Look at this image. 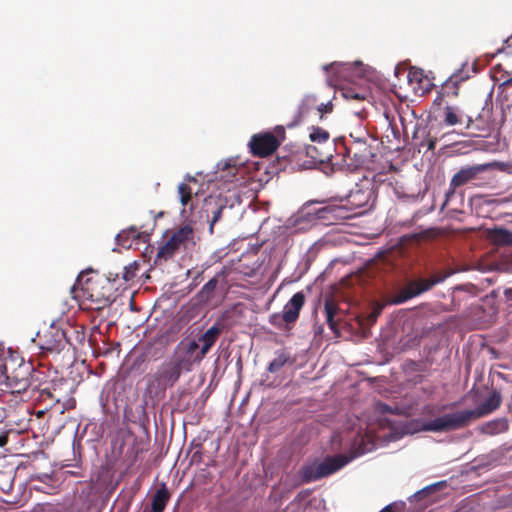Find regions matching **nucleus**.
I'll return each mask as SVG.
<instances>
[{"mask_svg": "<svg viewBox=\"0 0 512 512\" xmlns=\"http://www.w3.org/2000/svg\"><path fill=\"white\" fill-rule=\"evenodd\" d=\"M38 338L43 341L40 342V348L47 351H56L61 348L65 340V333L63 330L55 327H50L44 332L43 336L38 333Z\"/></svg>", "mask_w": 512, "mask_h": 512, "instance_id": "dca6fc26", "label": "nucleus"}, {"mask_svg": "<svg viewBox=\"0 0 512 512\" xmlns=\"http://www.w3.org/2000/svg\"><path fill=\"white\" fill-rule=\"evenodd\" d=\"M508 296H509V298H510V299H512V289H510V290L508 291Z\"/></svg>", "mask_w": 512, "mask_h": 512, "instance_id": "603ef678", "label": "nucleus"}, {"mask_svg": "<svg viewBox=\"0 0 512 512\" xmlns=\"http://www.w3.org/2000/svg\"><path fill=\"white\" fill-rule=\"evenodd\" d=\"M182 370L189 371V364L176 358L175 360L164 362L153 377L158 386L166 389L167 387H172L178 381Z\"/></svg>", "mask_w": 512, "mask_h": 512, "instance_id": "9b49d317", "label": "nucleus"}, {"mask_svg": "<svg viewBox=\"0 0 512 512\" xmlns=\"http://www.w3.org/2000/svg\"><path fill=\"white\" fill-rule=\"evenodd\" d=\"M502 397L499 391L493 390L489 397L475 409H466L444 414L423 423L422 430L429 432H448L468 426L472 421L482 418L501 405Z\"/></svg>", "mask_w": 512, "mask_h": 512, "instance_id": "20e7f679", "label": "nucleus"}, {"mask_svg": "<svg viewBox=\"0 0 512 512\" xmlns=\"http://www.w3.org/2000/svg\"><path fill=\"white\" fill-rule=\"evenodd\" d=\"M350 137L352 138L351 141H359V140H365L364 138H354L353 135L351 134Z\"/></svg>", "mask_w": 512, "mask_h": 512, "instance_id": "3c124183", "label": "nucleus"}, {"mask_svg": "<svg viewBox=\"0 0 512 512\" xmlns=\"http://www.w3.org/2000/svg\"><path fill=\"white\" fill-rule=\"evenodd\" d=\"M130 231L133 233V237H135V238H137V237H138L137 235H135V234H136V232H137L136 228L132 227V228L130 229Z\"/></svg>", "mask_w": 512, "mask_h": 512, "instance_id": "8fccbe9b", "label": "nucleus"}, {"mask_svg": "<svg viewBox=\"0 0 512 512\" xmlns=\"http://www.w3.org/2000/svg\"><path fill=\"white\" fill-rule=\"evenodd\" d=\"M309 137L313 143H316L318 145L328 146V144H330L329 143V138H330L329 133L320 127H313L312 131L310 132Z\"/></svg>", "mask_w": 512, "mask_h": 512, "instance_id": "c756f323", "label": "nucleus"}, {"mask_svg": "<svg viewBox=\"0 0 512 512\" xmlns=\"http://www.w3.org/2000/svg\"><path fill=\"white\" fill-rule=\"evenodd\" d=\"M191 446L195 449L191 456V462L192 463H200L203 458V446L201 443L195 444L194 442L191 443Z\"/></svg>", "mask_w": 512, "mask_h": 512, "instance_id": "c9c22d12", "label": "nucleus"}, {"mask_svg": "<svg viewBox=\"0 0 512 512\" xmlns=\"http://www.w3.org/2000/svg\"><path fill=\"white\" fill-rule=\"evenodd\" d=\"M504 49H505L504 47H503V48H500V49H498V50H497V52H498V53H499V52H503V51H504Z\"/></svg>", "mask_w": 512, "mask_h": 512, "instance_id": "864d4df0", "label": "nucleus"}, {"mask_svg": "<svg viewBox=\"0 0 512 512\" xmlns=\"http://www.w3.org/2000/svg\"><path fill=\"white\" fill-rule=\"evenodd\" d=\"M324 312L326 317V323L329 328L335 333L336 336L340 335L338 328V322L340 320L339 315L341 310L334 299L328 298L324 302Z\"/></svg>", "mask_w": 512, "mask_h": 512, "instance_id": "6ab92c4d", "label": "nucleus"}, {"mask_svg": "<svg viewBox=\"0 0 512 512\" xmlns=\"http://www.w3.org/2000/svg\"><path fill=\"white\" fill-rule=\"evenodd\" d=\"M380 512H394V510L391 505H387Z\"/></svg>", "mask_w": 512, "mask_h": 512, "instance_id": "de8ad7c7", "label": "nucleus"}, {"mask_svg": "<svg viewBox=\"0 0 512 512\" xmlns=\"http://www.w3.org/2000/svg\"><path fill=\"white\" fill-rule=\"evenodd\" d=\"M294 362L290 355L284 351H281L277 356L269 363L268 371L270 373L278 372L285 364Z\"/></svg>", "mask_w": 512, "mask_h": 512, "instance_id": "c85d7f7f", "label": "nucleus"}, {"mask_svg": "<svg viewBox=\"0 0 512 512\" xmlns=\"http://www.w3.org/2000/svg\"><path fill=\"white\" fill-rule=\"evenodd\" d=\"M87 272H81L75 284L71 287L72 297L78 301L83 310L100 311L114 301V283L110 278L99 274L87 277Z\"/></svg>", "mask_w": 512, "mask_h": 512, "instance_id": "f03ea898", "label": "nucleus"}, {"mask_svg": "<svg viewBox=\"0 0 512 512\" xmlns=\"http://www.w3.org/2000/svg\"><path fill=\"white\" fill-rule=\"evenodd\" d=\"M305 304V295L302 291L295 293L285 304L282 312V318L286 321V327L294 325L298 320L301 309Z\"/></svg>", "mask_w": 512, "mask_h": 512, "instance_id": "4468645a", "label": "nucleus"}, {"mask_svg": "<svg viewBox=\"0 0 512 512\" xmlns=\"http://www.w3.org/2000/svg\"><path fill=\"white\" fill-rule=\"evenodd\" d=\"M508 427L509 426L506 419L498 418L487 422L483 426L482 431L486 434L495 435L506 432L508 430Z\"/></svg>", "mask_w": 512, "mask_h": 512, "instance_id": "a878e982", "label": "nucleus"}, {"mask_svg": "<svg viewBox=\"0 0 512 512\" xmlns=\"http://www.w3.org/2000/svg\"><path fill=\"white\" fill-rule=\"evenodd\" d=\"M447 275L439 276L433 275L429 279L419 278L411 281L407 286L391 301L392 304H401L405 301L416 297L426 291L432 289L436 284H439L445 280Z\"/></svg>", "mask_w": 512, "mask_h": 512, "instance_id": "9d476101", "label": "nucleus"}, {"mask_svg": "<svg viewBox=\"0 0 512 512\" xmlns=\"http://www.w3.org/2000/svg\"><path fill=\"white\" fill-rule=\"evenodd\" d=\"M285 139V129L277 126L274 132H263L255 134L249 142L250 151L253 156L264 158L272 155Z\"/></svg>", "mask_w": 512, "mask_h": 512, "instance_id": "6e6552de", "label": "nucleus"}, {"mask_svg": "<svg viewBox=\"0 0 512 512\" xmlns=\"http://www.w3.org/2000/svg\"><path fill=\"white\" fill-rule=\"evenodd\" d=\"M8 443V434L2 433L0 435V447H4Z\"/></svg>", "mask_w": 512, "mask_h": 512, "instance_id": "79ce46f5", "label": "nucleus"}, {"mask_svg": "<svg viewBox=\"0 0 512 512\" xmlns=\"http://www.w3.org/2000/svg\"><path fill=\"white\" fill-rule=\"evenodd\" d=\"M45 377L44 372L34 369L31 362L11 351L0 353V385L11 395L20 396L29 388H39Z\"/></svg>", "mask_w": 512, "mask_h": 512, "instance_id": "f257e3e1", "label": "nucleus"}, {"mask_svg": "<svg viewBox=\"0 0 512 512\" xmlns=\"http://www.w3.org/2000/svg\"><path fill=\"white\" fill-rule=\"evenodd\" d=\"M446 487V481H439L434 484L428 485L425 488L417 491L414 494L416 500H422L425 498H431L436 492Z\"/></svg>", "mask_w": 512, "mask_h": 512, "instance_id": "cd10ccee", "label": "nucleus"}, {"mask_svg": "<svg viewBox=\"0 0 512 512\" xmlns=\"http://www.w3.org/2000/svg\"><path fill=\"white\" fill-rule=\"evenodd\" d=\"M41 386H42V384L39 386V388H31V389L39 391V397L42 401L48 399L51 402H59V399H56L54 397L53 393L51 392V390L48 387L42 388Z\"/></svg>", "mask_w": 512, "mask_h": 512, "instance_id": "473e14b6", "label": "nucleus"}, {"mask_svg": "<svg viewBox=\"0 0 512 512\" xmlns=\"http://www.w3.org/2000/svg\"><path fill=\"white\" fill-rule=\"evenodd\" d=\"M434 148H435V141L434 140H429L428 145H427V149L428 150H433Z\"/></svg>", "mask_w": 512, "mask_h": 512, "instance_id": "49530a36", "label": "nucleus"}, {"mask_svg": "<svg viewBox=\"0 0 512 512\" xmlns=\"http://www.w3.org/2000/svg\"><path fill=\"white\" fill-rule=\"evenodd\" d=\"M356 456V454L328 456L321 462H315L303 467L301 470V479L304 483H310L327 477L343 468Z\"/></svg>", "mask_w": 512, "mask_h": 512, "instance_id": "423d86ee", "label": "nucleus"}, {"mask_svg": "<svg viewBox=\"0 0 512 512\" xmlns=\"http://www.w3.org/2000/svg\"><path fill=\"white\" fill-rule=\"evenodd\" d=\"M384 308V305L381 303H375L372 307V311L367 316V320L370 324H373L376 322L379 315L382 313Z\"/></svg>", "mask_w": 512, "mask_h": 512, "instance_id": "72a5a7b5", "label": "nucleus"}, {"mask_svg": "<svg viewBox=\"0 0 512 512\" xmlns=\"http://www.w3.org/2000/svg\"><path fill=\"white\" fill-rule=\"evenodd\" d=\"M218 168L221 169L222 171L228 170L229 172L232 173V175H235V172L237 171L236 165L231 164L230 162L219 163Z\"/></svg>", "mask_w": 512, "mask_h": 512, "instance_id": "ea45409f", "label": "nucleus"}, {"mask_svg": "<svg viewBox=\"0 0 512 512\" xmlns=\"http://www.w3.org/2000/svg\"><path fill=\"white\" fill-rule=\"evenodd\" d=\"M468 78V74L464 75L462 70H458L449 77V79L446 81L444 85V88L447 90L451 89V94L456 97L458 96L459 84Z\"/></svg>", "mask_w": 512, "mask_h": 512, "instance_id": "bb28decb", "label": "nucleus"}, {"mask_svg": "<svg viewBox=\"0 0 512 512\" xmlns=\"http://www.w3.org/2000/svg\"><path fill=\"white\" fill-rule=\"evenodd\" d=\"M140 452H141V450L138 449V448L137 449H132L133 460H132V463L130 464V466L137 461L138 455H139Z\"/></svg>", "mask_w": 512, "mask_h": 512, "instance_id": "c03bdc74", "label": "nucleus"}, {"mask_svg": "<svg viewBox=\"0 0 512 512\" xmlns=\"http://www.w3.org/2000/svg\"><path fill=\"white\" fill-rule=\"evenodd\" d=\"M185 180L188 181V182H196V179L195 177L191 176V175H187L185 177Z\"/></svg>", "mask_w": 512, "mask_h": 512, "instance_id": "09e8293b", "label": "nucleus"}, {"mask_svg": "<svg viewBox=\"0 0 512 512\" xmlns=\"http://www.w3.org/2000/svg\"><path fill=\"white\" fill-rule=\"evenodd\" d=\"M422 77H423L422 71L410 70L408 73V78H409L410 82H413V81L421 82Z\"/></svg>", "mask_w": 512, "mask_h": 512, "instance_id": "58836bf2", "label": "nucleus"}, {"mask_svg": "<svg viewBox=\"0 0 512 512\" xmlns=\"http://www.w3.org/2000/svg\"><path fill=\"white\" fill-rule=\"evenodd\" d=\"M332 145L328 144L326 145H318V144H309L305 147L299 149L297 151L296 157L300 159V156L305 154L310 160L307 161L306 167L310 168L312 166H315L319 163H324L325 161L329 160L332 156L331 154Z\"/></svg>", "mask_w": 512, "mask_h": 512, "instance_id": "ddd939ff", "label": "nucleus"}, {"mask_svg": "<svg viewBox=\"0 0 512 512\" xmlns=\"http://www.w3.org/2000/svg\"><path fill=\"white\" fill-rule=\"evenodd\" d=\"M356 456V454L328 456L321 462H315L303 467L301 470V479L304 483H310L327 477L343 468Z\"/></svg>", "mask_w": 512, "mask_h": 512, "instance_id": "39448f33", "label": "nucleus"}, {"mask_svg": "<svg viewBox=\"0 0 512 512\" xmlns=\"http://www.w3.org/2000/svg\"><path fill=\"white\" fill-rule=\"evenodd\" d=\"M504 44L506 48H512V35L505 39Z\"/></svg>", "mask_w": 512, "mask_h": 512, "instance_id": "a18cd8bd", "label": "nucleus"}, {"mask_svg": "<svg viewBox=\"0 0 512 512\" xmlns=\"http://www.w3.org/2000/svg\"><path fill=\"white\" fill-rule=\"evenodd\" d=\"M372 198V190L370 188L362 189L357 187L348 194L344 206H347L349 213L359 214L355 210L366 207Z\"/></svg>", "mask_w": 512, "mask_h": 512, "instance_id": "2eb2a0df", "label": "nucleus"}, {"mask_svg": "<svg viewBox=\"0 0 512 512\" xmlns=\"http://www.w3.org/2000/svg\"><path fill=\"white\" fill-rule=\"evenodd\" d=\"M318 97L308 94L303 97L298 107L296 122L302 121L311 111H317Z\"/></svg>", "mask_w": 512, "mask_h": 512, "instance_id": "4be33fe9", "label": "nucleus"}, {"mask_svg": "<svg viewBox=\"0 0 512 512\" xmlns=\"http://www.w3.org/2000/svg\"><path fill=\"white\" fill-rule=\"evenodd\" d=\"M183 350L185 355L183 357L178 356L177 359L179 361H185L186 363H188L190 371L194 363L200 362L195 359V357L197 356V352H199V344L198 342L192 340L183 347Z\"/></svg>", "mask_w": 512, "mask_h": 512, "instance_id": "b1692460", "label": "nucleus"}, {"mask_svg": "<svg viewBox=\"0 0 512 512\" xmlns=\"http://www.w3.org/2000/svg\"><path fill=\"white\" fill-rule=\"evenodd\" d=\"M178 194L180 203L183 206L181 216L188 220L189 223L180 226L170 235H167V239L158 248L155 258L157 263L166 262L173 258L181 248H187L189 244H195L194 228L192 227V223L195 220L189 212L194 207L192 189L187 183H180L178 185Z\"/></svg>", "mask_w": 512, "mask_h": 512, "instance_id": "7ed1b4c3", "label": "nucleus"}, {"mask_svg": "<svg viewBox=\"0 0 512 512\" xmlns=\"http://www.w3.org/2000/svg\"><path fill=\"white\" fill-rule=\"evenodd\" d=\"M487 238L497 246H512V232L506 228L497 227L489 229Z\"/></svg>", "mask_w": 512, "mask_h": 512, "instance_id": "aec40b11", "label": "nucleus"}, {"mask_svg": "<svg viewBox=\"0 0 512 512\" xmlns=\"http://www.w3.org/2000/svg\"><path fill=\"white\" fill-rule=\"evenodd\" d=\"M495 166L496 163H484L461 167V169L451 178L450 189L446 193L444 206L447 205L449 198L454 195L456 188L474 183L475 181L484 180L485 178L483 177V174L493 170Z\"/></svg>", "mask_w": 512, "mask_h": 512, "instance_id": "1a4fd4ad", "label": "nucleus"}, {"mask_svg": "<svg viewBox=\"0 0 512 512\" xmlns=\"http://www.w3.org/2000/svg\"><path fill=\"white\" fill-rule=\"evenodd\" d=\"M473 118L463 114L458 107L447 105L443 108L442 124L444 126H454L465 124V128H470L473 124Z\"/></svg>", "mask_w": 512, "mask_h": 512, "instance_id": "f3484780", "label": "nucleus"}, {"mask_svg": "<svg viewBox=\"0 0 512 512\" xmlns=\"http://www.w3.org/2000/svg\"><path fill=\"white\" fill-rule=\"evenodd\" d=\"M372 151L371 146L367 144L366 140L350 141L346 145L345 157H350L351 153H359V151Z\"/></svg>", "mask_w": 512, "mask_h": 512, "instance_id": "7c9ffc66", "label": "nucleus"}, {"mask_svg": "<svg viewBox=\"0 0 512 512\" xmlns=\"http://www.w3.org/2000/svg\"><path fill=\"white\" fill-rule=\"evenodd\" d=\"M138 270V265L136 263H133L129 266H125L123 268V275L122 278L128 282L132 280L136 276V271Z\"/></svg>", "mask_w": 512, "mask_h": 512, "instance_id": "f704fd0d", "label": "nucleus"}, {"mask_svg": "<svg viewBox=\"0 0 512 512\" xmlns=\"http://www.w3.org/2000/svg\"><path fill=\"white\" fill-rule=\"evenodd\" d=\"M332 110H333V104L331 103V101H327L326 103L318 102L317 112H318L320 118H322L324 114L331 113Z\"/></svg>", "mask_w": 512, "mask_h": 512, "instance_id": "4c0bfd02", "label": "nucleus"}, {"mask_svg": "<svg viewBox=\"0 0 512 512\" xmlns=\"http://www.w3.org/2000/svg\"><path fill=\"white\" fill-rule=\"evenodd\" d=\"M343 200H340V204H336L333 201L325 204L324 201H309L304 205V209L308 210V215H313L316 219L335 223L337 221L347 220L354 216L353 213H349L347 206L343 205Z\"/></svg>", "mask_w": 512, "mask_h": 512, "instance_id": "0eeeda50", "label": "nucleus"}, {"mask_svg": "<svg viewBox=\"0 0 512 512\" xmlns=\"http://www.w3.org/2000/svg\"><path fill=\"white\" fill-rule=\"evenodd\" d=\"M41 512H62V510L58 506L46 504L41 508Z\"/></svg>", "mask_w": 512, "mask_h": 512, "instance_id": "a19ab883", "label": "nucleus"}, {"mask_svg": "<svg viewBox=\"0 0 512 512\" xmlns=\"http://www.w3.org/2000/svg\"><path fill=\"white\" fill-rule=\"evenodd\" d=\"M374 154L372 151L361 150L359 153H351L350 157H346L349 162H347L348 167L351 170H356L361 167L369 168L370 158L373 157Z\"/></svg>", "mask_w": 512, "mask_h": 512, "instance_id": "5701e85b", "label": "nucleus"}, {"mask_svg": "<svg viewBox=\"0 0 512 512\" xmlns=\"http://www.w3.org/2000/svg\"><path fill=\"white\" fill-rule=\"evenodd\" d=\"M124 234H125V232H123V233L119 234V235H118V238H122Z\"/></svg>", "mask_w": 512, "mask_h": 512, "instance_id": "5fc2aeb1", "label": "nucleus"}, {"mask_svg": "<svg viewBox=\"0 0 512 512\" xmlns=\"http://www.w3.org/2000/svg\"><path fill=\"white\" fill-rule=\"evenodd\" d=\"M221 334V329L217 325L211 326L203 335L200 336L199 341L202 343V347L197 352L195 359L202 361L210 349L214 346Z\"/></svg>", "mask_w": 512, "mask_h": 512, "instance_id": "a211bd4d", "label": "nucleus"}, {"mask_svg": "<svg viewBox=\"0 0 512 512\" xmlns=\"http://www.w3.org/2000/svg\"><path fill=\"white\" fill-rule=\"evenodd\" d=\"M217 285V277H213L212 279H210L197 294L199 303H208L214 297Z\"/></svg>", "mask_w": 512, "mask_h": 512, "instance_id": "393cba45", "label": "nucleus"}, {"mask_svg": "<svg viewBox=\"0 0 512 512\" xmlns=\"http://www.w3.org/2000/svg\"><path fill=\"white\" fill-rule=\"evenodd\" d=\"M508 82H509V83H512V78H511V79H509V81H508Z\"/></svg>", "mask_w": 512, "mask_h": 512, "instance_id": "6e6d98bb", "label": "nucleus"}, {"mask_svg": "<svg viewBox=\"0 0 512 512\" xmlns=\"http://www.w3.org/2000/svg\"><path fill=\"white\" fill-rule=\"evenodd\" d=\"M170 492L165 483H161L152 498L151 512H163L170 500Z\"/></svg>", "mask_w": 512, "mask_h": 512, "instance_id": "412c9836", "label": "nucleus"}, {"mask_svg": "<svg viewBox=\"0 0 512 512\" xmlns=\"http://www.w3.org/2000/svg\"><path fill=\"white\" fill-rule=\"evenodd\" d=\"M269 323L276 328L286 327V321L282 318V313H274L269 317Z\"/></svg>", "mask_w": 512, "mask_h": 512, "instance_id": "e433bc0d", "label": "nucleus"}, {"mask_svg": "<svg viewBox=\"0 0 512 512\" xmlns=\"http://www.w3.org/2000/svg\"><path fill=\"white\" fill-rule=\"evenodd\" d=\"M343 96L346 99L364 100L367 96V93L365 91L356 92L353 88H345L343 90Z\"/></svg>", "mask_w": 512, "mask_h": 512, "instance_id": "2f4dec72", "label": "nucleus"}, {"mask_svg": "<svg viewBox=\"0 0 512 512\" xmlns=\"http://www.w3.org/2000/svg\"><path fill=\"white\" fill-rule=\"evenodd\" d=\"M227 206L228 199L221 194L209 195L204 199V211L207 217L211 215V219L209 220L210 234H213L214 226L217 222L220 221L222 213L227 208Z\"/></svg>", "mask_w": 512, "mask_h": 512, "instance_id": "f8f14e48", "label": "nucleus"}, {"mask_svg": "<svg viewBox=\"0 0 512 512\" xmlns=\"http://www.w3.org/2000/svg\"><path fill=\"white\" fill-rule=\"evenodd\" d=\"M340 65H342V64H341V63H338V62H333V63H330V64L325 65V66L323 67V69H324L325 71H329L330 69H333V68L338 67V66H340Z\"/></svg>", "mask_w": 512, "mask_h": 512, "instance_id": "37998d69", "label": "nucleus"}]
</instances>
